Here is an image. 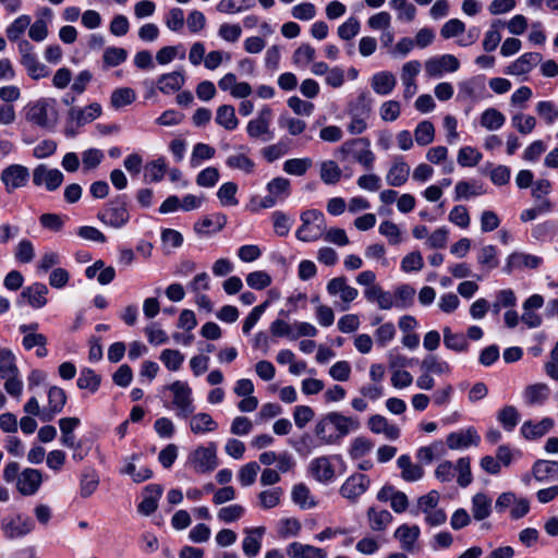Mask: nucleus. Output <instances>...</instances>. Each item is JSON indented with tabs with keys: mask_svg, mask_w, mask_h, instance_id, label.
<instances>
[{
	"mask_svg": "<svg viewBox=\"0 0 558 558\" xmlns=\"http://www.w3.org/2000/svg\"><path fill=\"white\" fill-rule=\"evenodd\" d=\"M360 428L357 418L345 416L339 412H329L320 417L314 427L318 446L338 444L351 432Z\"/></svg>",
	"mask_w": 558,
	"mask_h": 558,
	"instance_id": "f257e3e1",
	"label": "nucleus"
},
{
	"mask_svg": "<svg viewBox=\"0 0 558 558\" xmlns=\"http://www.w3.org/2000/svg\"><path fill=\"white\" fill-rule=\"evenodd\" d=\"M0 378L3 380V388L7 393L20 400L24 385L15 355L7 348H0Z\"/></svg>",
	"mask_w": 558,
	"mask_h": 558,
	"instance_id": "f03ea898",
	"label": "nucleus"
},
{
	"mask_svg": "<svg viewBox=\"0 0 558 558\" xmlns=\"http://www.w3.org/2000/svg\"><path fill=\"white\" fill-rule=\"evenodd\" d=\"M336 155L342 161L351 156L366 170H372L374 167L375 155L371 149V142L366 137H357L344 142L337 149Z\"/></svg>",
	"mask_w": 558,
	"mask_h": 558,
	"instance_id": "7ed1b4c3",
	"label": "nucleus"
},
{
	"mask_svg": "<svg viewBox=\"0 0 558 558\" xmlns=\"http://www.w3.org/2000/svg\"><path fill=\"white\" fill-rule=\"evenodd\" d=\"M349 123L347 130L352 135H360L368 128L372 116V100L366 94H361L348 106Z\"/></svg>",
	"mask_w": 558,
	"mask_h": 558,
	"instance_id": "20e7f679",
	"label": "nucleus"
},
{
	"mask_svg": "<svg viewBox=\"0 0 558 558\" xmlns=\"http://www.w3.org/2000/svg\"><path fill=\"white\" fill-rule=\"evenodd\" d=\"M301 227L296 230V238L303 242L318 240L326 230L324 214L317 209H308L301 214Z\"/></svg>",
	"mask_w": 558,
	"mask_h": 558,
	"instance_id": "39448f33",
	"label": "nucleus"
},
{
	"mask_svg": "<svg viewBox=\"0 0 558 558\" xmlns=\"http://www.w3.org/2000/svg\"><path fill=\"white\" fill-rule=\"evenodd\" d=\"M97 217L102 223L116 229L125 226L130 220L126 196L118 195L112 198L105 208L98 213Z\"/></svg>",
	"mask_w": 558,
	"mask_h": 558,
	"instance_id": "423d86ee",
	"label": "nucleus"
},
{
	"mask_svg": "<svg viewBox=\"0 0 558 558\" xmlns=\"http://www.w3.org/2000/svg\"><path fill=\"white\" fill-rule=\"evenodd\" d=\"M17 50L21 56V64L33 80L37 81L49 75L48 68L38 61L34 47L28 40H19Z\"/></svg>",
	"mask_w": 558,
	"mask_h": 558,
	"instance_id": "0eeeda50",
	"label": "nucleus"
},
{
	"mask_svg": "<svg viewBox=\"0 0 558 558\" xmlns=\"http://www.w3.org/2000/svg\"><path fill=\"white\" fill-rule=\"evenodd\" d=\"M172 392V405L177 411V416L186 418L192 415L195 407L193 404L192 389L187 383L175 380L168 386Z\"/></svg>",
	"mask_w": 558,
	"mask_h": 558,
	"instance_id": "6e6552de",
	"label": "nucleus"
},
{
	"mask_svg": "<svg viewBox=\"0 0 558 558\" xmlns=\"http://www.w3.org/2000/svg\"><path fill=\"white\" fill-rule=\"evenodd\" d=\"M189 463L197 473H208L218 465L217 449L215 444L207 447L199 446L189 456Z\"/></svg>",
	"mask_w": 558,
	"mask_h": 558,
	"instance_id": "1a4fd4ad",
	"label": "nucleus"
},
{
	"mask_svg": "<svg viewBox=\"0 0 558 558\" xmlns=\"http://www.w3.org/2000/svg\"><path fill=\"white\" fill-rule=\"evenodd\" d=\"M49 100L45 98L37 99L27 104L24 108L26 121L41 129H49L53 122L49 118Z\"/></svg>",
	"mask_w": 558,
	"mask_h": 558,
	"instance_id": "9d476101",
	"label": "nucleus"
},
{
	"mask_svg": "<svg viewBox=\"0 0 558 558\" xmlns=\"http://www.w3.org/2000/svg\"><path fill=\"white\" fill-rule=\"evenodd\" d=\"M272 110L265 106L260 109L257 117L248 121L246 132L251 138H260L264 142L270 141L274 133L270 131Z\"/></svg>",
	"mask_w": 558,
	"mask_h": 558,
	"instance_id": "9b49d317",
	"label": "nucleus"
},
{
	"mask_svg": "<svg viewBox=\"0 0 558 558\" xmlns=\"http://www.w3.org/2000/svg\"><path fill=\"white\" fill-rule=\"evenodd\" d=\"M0 180L5 187V192L10 194L27 184L29 170L25 166L13 163L1 171Z\"/></svg>",
	"mask_w": 558,
	"mask_h": 558,
	"instance_id": "f8f14e48",
	"label": "nucleus"
},
{
	"mask_svg": "<svg viewBox=\"0 0 558 558\" xmlns=\"http://www.w3.org/2000/svg\"><path fill=\"white\" fill-rule=\"evenodd\" d=\"M425 73L428 77L438 78L446 72H456L460 68V62L453 54H441L429 58L424 64Z\"/></svg>",
	"mask_w": 558,
	"mask_h": 558,
	"instance_id": "ddd939ff",
	"label": "nucleus"
},
{
	"mask_svg": "<svg viewBox=\"0 0 558 558\" xmlns=\"http://www.w3.org/2000/svg\"><path fill=\"white\" fill-rule=\"evenodd\" d=\"M369 485L371 480L367 475L354 473L344 481L339 493L343 498L355 501L368 489Z\"/></svg>",
	"mask_w": 558,
	"mask_h": 558,
	"instance_id": "4468645a",
	"label": "nucleus"
},
{
	"mask_svg": "<svg viewBox=\"0 0 558 558\" xmlns=\"http://www.w3.org/2000/svg\"><path fill=\"white\" fill-rule=\"evenodd\" d=\"M1 527L5 537L17 538L31 533L34 530V523L29 518L15 514L4 518Z\"/></svg>",
	"mask_w": 558,
	"mask_h": 558,
	"instance_id": "2eb2a0df",
	"label": "nucleus"
},
{
	"mask_svg": "<svg viewBox=\"0 0 558 558\" xmlns=\"http://www.w3.org/2000/svg\"><path fill=\"white\" fill-rule=\"evenodd\" d=\"M63 179L59 169H50L46 165H39L33 170V183L37 186L45 185L48 191L57 190Z\"/></svg>",
	"mask_w": 558,
	"mask_h": 558,
	"instance_id": "dca6fc26",
	"label": "nucleus"
},
{
	"mask_svg": "<svg viewBox=\"0 0 558 558\" xmlns=\"http://www.w3.org/2000/svg\"><path fill=\"white\" fill-rule=\"evenodd\" d=\"M43 483V473L37 469L23 470L17 478L16 489L23 496L35 495Z\"/></svg>",
	"mask_w": 558,
	"mask_h": 558,
	"instance_id": "f3484780",
	"label": "nucleus"
},
{
	"mask_svg": "<svg viewBox=\"0 0 558 558\" xmlns=\"http://www.w3.org/2000/svg\"><path fill=\"white\" fill-rule=\"evenodd\" d=\"M542 263L543 258L539 256L523 252H514L508 256L504 271L510 275L513 270L518 269H536L542 265Z\"/></svg>",
	"mask_w": 558,
	"mask_h": 558,
	"instance_id": "a211bd4d",
	"label": "nucleus"
},
{
	"mask_svg": "<svg viewBox=\"0 0 558 558\" xmlns=\"http://www.w3.org/2000/svg\"><path fill=\"white\" fill-rule=\"evenodd\" d=\"M66 402L65 391L57 386L48 389V405L44 407L43 422H50L60 413Z\"/></svg>",
	"mask_w": 558,
	"mask_h": 558,
	"instance_id": "6ab92c4d",
	"label": "nucleus"
},
{
	"mask_svg": "<svg viewBox=\"0 0 558 558\" xmlns=\"http://www.w3.org/2000/svg\"><path fill=\"white\" fill-rule=\"evenodd\" d=\"M410 166L402 156L393 158L392 163L386 174V183L392 187H399L407 183L410 177Z\"/></svg>",
	"mask_w": 558,
	"mask_h": 558,
	"instance_id": "aec40b11",
	"label": "nucleus"
},
{
	"mask_svg": "<svg viewBox=\"0 0 558 558\" xmlns=\"http://www.w3.org/2000/svg\"><path fill=\"white\" fill-rule=\"evenodd\" d=\"M480 436L473 427L462 429L459 432L450 433L447 436L446 444L452 450L468 448L470 446H477Z\"/></svg>",
	"mask_w": 558,
	"mask_h": 558,
	"instance_id": "412c9836",
	"label": "nucleus"
},
{
	"mask_svg": "<svg viewBox=\"0 0 558 558\" xmlns=\"http://www.w3.org/2000/svg\"><path fill=\"white\" fill-rule=\"evenodd\" d=\"M542 61V54L538 52H526L509 64L505 70L508 75L520 76L530 73L535 65Z\"/></svg>",
	"mask_w": 558,
	"mask_h": 558,
	"instance_id": "4be33fe9",
	"label": "nucleus"
},
{
	"mask_svg": "<svg viewBox=\"0 0 558 558\" xmlns=\"http://www.w3.org/2000/svg\"><path fill=\"white\" fill-rule=\"evenodd\" d=\"M327 292L331 296L339 295L341 301L347 304L354 301L359 295L357 289L349 286L345 277L330 279L327 283Z\"/></svg>",
	"mask_w": 558,
	"mask_h": 558,
	"instance_id": "5701e85b",
	"label": "nucleus"
},
{
	"mask_svg": "<svg viewBox=\"0 0 558 558\" xmlns=\"http://www.w3.org/2000/svg\"><path fill=\"white\" fill-rule=\"evenodd\" d=\"M101 114V106L97 102H93L85 108L73 107L69 110V122L75 123V125L82 126L93 122Z\"/></svg>",
	"mask_w": 558,
	"mask_h": 558,
	"instance_id": "b1692460",
	"label": "nucleus"
},
{
	"mask_svg": "<svg viewBox=\"0 0 558 558\" xmlns=\"http://www.w3.org/2000/svg\"><path fill=\"white\" fill-rule=\"evenodd\" d=\"M163 488L159 484H149L144 488V498L137 507L140 513L150 515L158 508V500L161 497Z\"/></svg>",
	"mask_w": 558,
	"mask_h": 558,
	"instance_id": "393cba45",
	"label": "nucleus"
},
{
	"mask_svg": "<svg viewBox=\"0 0 558 558\" xmlns=\"http://www.w3.org/2000/svg\"><path fill=\"white\" fill-rule=\"evenodd\" d=\"M554 427V421L550 417H544L539 422L525 421L521 428V435L527 440L538 439L545 436Z\"/></svg>",
	"mask_w": 558,
	"mask_h": 558,
	"instance_id": "a878e982",
	"label": "nucleus"
},
{
	"mask_svg": "<svg viewBox=\"0 0 558 558\" xmlns=\"http://www.w3.org/2000/svg\"><path fill=\"white\" fill-rule=\"evenodd\" d=\"M264 526L247 527L244 530L245 537L242 542V549L246 557H255L262 547V537L265 534Z\"/></svg>",
	"mask_w": 558,
	"mask_h": 558,
	"instance_id": "bb28decb",
	"label": "nucleus"
},
{
	"mask_svg": "<svg viewBox=\"0 0 558 558\" xmlns=\"http://www.w3.org/2000/svg\"><path fill=\"white\" fill-rule=\"evenodd\" d=\"M421 530L417 525L401 524L393 533V537L405 551H413L420 537Z\"/></svg>",
	"mask_w": 558,
	"mask_h": 558,
	"instance_id": "cd10ccee",
	"label": "nucleus"
},
{
	"mask_svg": "<svg viewBox=\"0 0 558 558\" xmlns=\"http://www.w3.org/2000/svg\"><path fill=\"white\" fill-rule=\"evenodd\" d=\"M550 395L549 387L544 383H536L524 388L522 397L529 407L544 404Z\"/></svg>",
	"mask_w": 558,
	"mask_h": 558,
	"instance_id": "c85d7f7f",
	"label": "nucleus"
},
{
	"mask_svg": "<svg viewBox=\"0 0 558 558\" xmlns=\"http://www.w3.org/2000/svg\"><path fill=\"white\" fill-rule=\"evenodd\" d=\"M308 468L311 474L318 482L328 483L335 477V470L328 457L323 456L313 459Z\"/></svg>",
	"mask_w": 558,
	"mask_h": 558,
	"instance_id": "c756f323",
	"label": "nucleus"
},
{
	"mask_svg": "<svg viewBox=\"0 0 558 558\" xmlns=\"http://www.w3.org/2000/svg\"><path fill=\"white\" fill-rule=\"evenodd\" d=\"M367 425L374 434H384L387 439L396 440L400 436L399 427L390 424L383 415H372L368 418Z\"/></svg>",
	"mask_w": 558,
	"mask_h": 558,
	"instance_id": "7c9ffc66",
	"label": "nucleus"
},
{
	"mask_svg": "<svg viewBox=\"0 0 558 558\" xmlns=\"http://www.w3.org/2000/svg\"><path fill=\"white\" fill-rule=\"evenodd\" d=\"M286 551L291 558H327L325 549L300 542L289 544Z\"/></svg>",
	"mask_w": 558,
	"mask_h": 558,
	"instance_id": "2f4dec72",
	"label": "nucleus"
},
{
	"mask_svg": "<svg viewBox=\"0 0 558 558\" xmlns=\"http://www.w3.org/2000/svg\"><path fill=\"white\" fill-rule=\"evenodd\" d=\"M532 473L537 482L558 481V462L537 460L533 464Z\"/></svg>",
	"mask_w": 558,
	"mask_h": 558,
	"instance_id": "473e14b6",
	"label": "nucleus"
},
{
	"mask_svg": "<svg viewBox=\"0 0 558 558\" xmlns=\"http://www.w3.org/2000/svg\"><path fill=\"white\" fill-rule=\"evenodd\" d=\"M397 85L396 76L388 71L375 73L371 80L373 90L381 96L389 95Z\"/></svg>",
	"mask_w": 558,
	"mask_h": 558,
	"instance_id": "72a5a7b5",
	"label": "nucleus"
},
{
	"mask_svg": "<svg viewBox=\"0 0 558 558\" xmlns=\"http://www.w3.org/2000/svg\"><path fill=\"white\" fill-rule=\"evenodd\" d=\"M397 464L401 470V477L405 482L420 481L424 475L423 468L418 464H414L411 457L408 454L400 456L397 460Z\"/></svg>",
	"mask_w": 558,
	"mask_h": 558,
	"instance_id": "f704fd0d",
	"label": "nucleus"
},
{
	"mask_svg": "<svg viewBox=\"0 0 558 558\" xmlns=\"http://www.w3.org/2000/svg\"><path fill=\"white\" fill-rule=\"evenodd\" d=\"M185 83V77L182 72L175 71L162 74L157 82L158 89L163 94H172L179 90Z\"/></svg>",
	"mask_w": 558,
	"mask_h": 558,
	"instance_id": "c9c22d12",
	"label": "nucleus"
},
{
	"mask_svg": "<svg viewBox=\"0 0 558 558\" xmlns=\"http://www.w3.org/2000/svg\"><path fill=\"white\" fill-rule=\"evenodd\" d=\"M47 293L48 288L44 283L36 282L25 288L21 296L27 299L28 303L33 307L40 308L47 304Z\"/></svg>",
	"mask_w": 558,
	"mask_h": 558,
	"instance_id": "e433bc0d",
	"label": "nucleus"
},
{
	"mask_svg": "<svg viewBox=\"0 0 558 558\" xmlns=\"http://www.w3.org/2000/svg\"><path fill=\"white\" fill-rule=\"evenodd\" d=\"M218 424L205 412L193 415L190 420V428L193 434H206L216 430Z\"/></svg>",
	"mask_w": 558,
	"mask_h": 558,
	"instance_id": "4c0bfd02",
	"label": "nucleus"
},
{
	"mask_svg": "<svg viewBox=\"0 0 558 558\" xmlns=\"http://www.w3.org/2000/svg\"><path fill=\"white\" fill-rule=\"evenodd\" d=\"M216 123L228 131L235 130L239 125V120L235 116L233 106L222 105L218 107L216 112Z\"/></svg>",
	"mask_w": 558,
	"mask_h": 558,
	"instance_id": "58836bf2",
	"label": "nucleus"
},
{
	"mask_svg": "<svg viewBox=\"0 0 558 558\" xmlns=\"http://www.w3.org/2000/svg\"><path fill=\"white\" fill-rule=\"evenodd\" d=\"M367 518L369 521V527L376 532L386 530L392 521V515L388 510H378L374 507L367 510Z\"/></svg>",
	"mask_w": 558,
	"mask_h": 558,
	"instance_id": "ea45409f",
	"label": "nucleus"
},
{
	"mask_svg": "<svg viewBox=\"0 0 558 558\" xmlns=\"http://www.w3.org/2000/svg\"><path fill=\"white\" fill-rule=\"evenodd\" d=\"M226 165L232 170H239L251 174L255 169V162L244 153H235L227 157Z\"/></svg>",
	"mask_w": 558,
	"mask_h": 558,
	"instance_id": "a19ab883",
	"label": "nucleus"
},
{
	"mask_svg": "<svg viewBox=\"0 0 558 558\" xmlns=\"http://www.w3.org/2000/svg\"><path fill=\"white\" fill-rule=\"evenodd\" d=\"M492 499L483 493L475 494L472 498V514L477 521L486 519L490 514Z\"/></svg>",
	"mask_w": 558,
	"mask_h": 558,
	"instance_id": "79ce46f5",
	"label": "nucleus"
},
{
	"mask_svg": "<svg viewBox=\"0 0 558 558\" xmlns=\"http://www.w3.org/2000/svg\"><path fill=\"white\" fill-rule=\"evenodd\" d=\"M506 122V117L495 108H488L481 114L480 123L488 131L499 130Z\"/></svg>",
	"mask_w": 558,
	"mask_h": 558,
	"instance_id": "37998d69",
	"label": "nucleus"
},
{
	"mask_svg": "<svg viewBox=\"0 0 558 558\" xmlns=\"http://www.w3.org/2000/svg\"><path fill=\"white\" fill-rule=\"evenodd\" d=\"M498 422L507 432H512L520 421V413L513 405H506L499 410Z\"/></svg>",
	"mask_w": 558,
	"mask_h": 558,
	"instance_id": "c03bdc74",
	"label": "nucleus"
},
{
	"mask_svg": "<svg viewBox=\"0 0 558 558\" xmlns=\"http://www.w3.org/2000/svg\"><path fill=\"white\" fill-rule=\"evenodd\" d=\"M512 126L522 135L531 134L536 128V118L531 114L518 112L511 117Z\"/></svg>",
	"mask_w": 558,
	"mask_h": 558,
	"instance_id": "a18cd8bd",
	"label": "nucleus"
},
{
	"mask_svg": "<svg viewBox=\"0 0 558 558\" xmlns=\"http://www.w3.org/2000/svg\"><path fill=\"white\" fill-rule=\"evenodd\" d=\"M438 504L439 493L437 490H430L428 494L423 495L417 499L416 508L413 510V513L416 515L422 512L426 517L437 508Z\"/></svg>",
	"mask_w": 558,
	"mask_h": 558,
	"instance_id": "49530a36",
	"label": "nucleus"
},
{
	"mask_svg": "<svg viewBox=\"0 0 558 558\" xmlns=\"http://www.w3.org/2000/svg\"><path fill=\"white\" fill-rule=\"evenodd\" d=\"M254 5L253 0H220L217 11L225 14H236Z\"/></svg>",
	"mask_w": 558,
	"mask_h": 558,
	"instance_id": "de8ad7c7",
	"label": "nucleus"
},
{
	"mask_svg": "<svg viewBox=\"0 0 558 558\" xmlns=\"http://www.w3.org/2000/svg\"><path fill=\"white\" fill-rule=\"evenodd\" d=\"M421 369L428 374L442 375L450 372L447 362L440 361L436 355H427L421 363Z\"/></svg>",
	"mask_w": 558,
	"mask_h": 558,
	"instance_id": "09e8293b",
	"label": "nucleus"
},
{
	"mask_svg": "<svg viewBox=\"0 0 558 558\" xmlns=\"http://www.w3.org/2000/svg\"><path fill=\"white\" fill-rule=\"evenodd\" d=\"M535 111L546 124H553L558 120V106L550 100L538 101Z\"/></svg>",
	"mask_w": 558,
	"mask_h": 558,
	"instance_id": "8fccbe9b",
	"label": "nucleus"
},
{
	"mask_svg": "<svg viewBox=\"0 0 558 558\" xmlns=\"http://www.w3.org/2000/svg\"><path fill=\"white\" fill-rule=\"evenodd\" d=\"M31 22V16L26 14L16 17L5 29L9 40H19L21 35L28 28Z\"/></svg>",
	"mask_w": 558,
	"mask_h": 558,
	"instance_id": "3c124183",
	"label": "nucleus"
},
{
	"mask_svg": "<svg viewBox=\"0 0 558 558\" xmlns=\"http://www.w3.org/2000/svg\"><path fill=\"white\" fill-rule=\"evenodd\" d=\"M456 199L469 198L485 193L482 184L476 182L459 181L454 186Z\"/></svg>",
	"mask_w": 558,
	"mask_h": 558,
	"instance_id": "603ef678",
	"label": "nucleus"
},
{
	"mask_svg": "<svg viewBox=\"0 0 558 558\" xmlns=\"http://www.w3.org/2000/svg\"><path fill=\"white\" fill-rule=\"evenodd\" d=\"M136 98L134 89L130 87L117 88L112 92L110 102L116 109L131 105Z\"/></svg>",
	"mask_w": 558,
	"mask_h": 558,
	"instance_id": "864d4df0",
	"label": "nucleus"
},
{
	"mask_svg": "<svg viewBox=\"0 0 558 558\" xmlns=\"http://www.w3.org/2000/svg\"><path fill=\"white\" fill-rule=\"evenodd\" d=\"M415 142L421 146H426L434 141L435 128L430 121H422L414 130Z\"/></svg>",
	"mask_w": 558,
	"mask_h": 558,
	"instance_id": "5fc2aeb1",
	"label": "nucleus"
},
{
	"mask_svg": "<svg viewBox=\"0 0 558 558\" xmlns=\"http://www.w3.org/2000/svg\"><path fill=\"white\" fill-rule=\"evenodd\" d=\"M292 500L303 509H310L316 506L308 487L304 484H298L293 487Z\"/></svg>",
	"mask_w": 558,
	"mask_h": 558,
	"instance_id": "6e6d98bb",
	"label": "nucleus"
},
{
	"mask_svg": "<svg viewBox=\"0 0 558 558\" xmlns=\"http://www.w3.org/2000/svg\"><path fill=\"white\" fill-rule=\"evenodd\" d=\"M482 157L476 148L464 146L459 149L457 161L461 167H475L482 160Z\"/></svg>",
	"mask_w": 558,
	"mask_h": 558,
	"instance_id": "4d7b16f0",
	"label": "nucleus"
},
{
	"mask_svg": "<svg viewBox=\"0 0 558 558\" xmlns=\"http://www.w3.org/2000/svg\"><path fill=\"white\" fill-rule=\"evenodd\" d=\"M341 169L332 161H324L320 166V179L326 184H336L341 178Z\"/></svg>",
	"mask_w": 558,
	"mask_h": 558,
	"instance_id": "13d9d810",
	"label": "nucleus"
},
{
	"mask_svg": "<svg viewBox=\"0 0 558 558\" xmlns=\"http://www.w3.org/2000/svg\"><path fill=\"white\" fill-rule=\"evenodd\" d=\"M260 468L255 461L244 464L238 472V480L243 487L251 486L255 483Z\"/></svg>",
	"mask_w": 558,
	"mask_h": 558,
	"instance_id": "bf43d9fd",
	"label": "nucleus"
},
{
	"mask_svg": "<svg viewBox=\"0 0 558 558\" xmlns=\"http://www.w3.org/2000/svg\"><path fill=\"white\" fill-rule=\"evenodd\" d=\"M415 289L409 284H402L396 289L395 302L396 307L407 308L410 307L414 302Z\"/></svg>",
	"mask_w": 558,
	"mask_h": 558,
	"instance_id": "052dcab7",
	"label": "nucleus"
},
{
	"mask_svg": "<svg viewBox=\"0 0 558 558\" xmlns=\"http://www.w3.org/2000/svg\"><path fill=\"white\" fill-rule=\"evenodd\" d=\"M267 191L279 201H283L290 194V181L286 178H275L267 184Z\"/></svg>",
	"mask_w": 558,
	"mask_h": 558,
	"instance_id": "680f3d73",
	"label": "nucleus"
},
{
	"mask_svg": "<svg viewBox=\"0 0 558 558\" xmlns=\"http://www.w3.org/2000/svg\"><path fill=\"white\" fill-rule=\"evenodd\" d=\"M312 159L310 158H293L288 159L283 163V170L291 175H303L311 167Z\"/></svg>",
	"mask_w": 558,
	"mask_h": 558,
	"instance_id": "e2e57ef3",
	"label": "nucleus"
},
{
	"mask_svg": "<svg viewBox=\"0 0 558 558\" xmlns=\"http://www.w3.org/2000/svg\"><path fill=\"white\" fill-rule=\"evenodd\" d=\"M283 490L280 487L263 490L258 494L259 505L263 509H271L280 504Z\"/></svg>",
	"mask_w": 558,
	"mask_h": 558,
	"instance_id": "0e129e2a",
	"label": "nucleus"
},
{
	"mask_svg": "<svg viewBox=\"0 0 558 558\" xmlns=\"http://www.w3.org/2000/svg\"><path fill=\"white\" fill-rule=\"evenodd\" d=\"M470 464V458L463 457L458 459L457 464L454 466V470L458 472L457 483L461 487L469 486L473 481Z\"/></svg>",
	"mask_w": 558,
	"mask_h": 558,
	"instance_id": "69168bd1",
	"label": "nucleus"
},
{
	"mask_svg": "<svg viewBox=\"0 0 558 558\" xmlns=\"http://www.w3.org/2000/svg\"><path fill=\"white\" fill-rule=\"evenodd\" d=\"M100 385V376H98L93 369L84 368L77 379V387L80 389H88L95 392Z\"/></svg>",
	"mask_w": 558,
	"mask_h": 558,
	"instance_id": "338daca9",
	"label": "nucleus"
},
{
	"mask_svg": "<svg viewBox=\"0 0 558 558\" xmlns=\"http://www.w3.org/2000/svg\"><path fill=\"white\" fill-rule=\"evenodd\" d=\"M245 513L243 506L233 504L219 509L217 517L225 523H232L240 520Z\"/></svg>",
	"mask_w": 558,
	"mask_h": 558,
	"instance_id": "774afa93",
	"label": "nucleus"
}]
</instances>
